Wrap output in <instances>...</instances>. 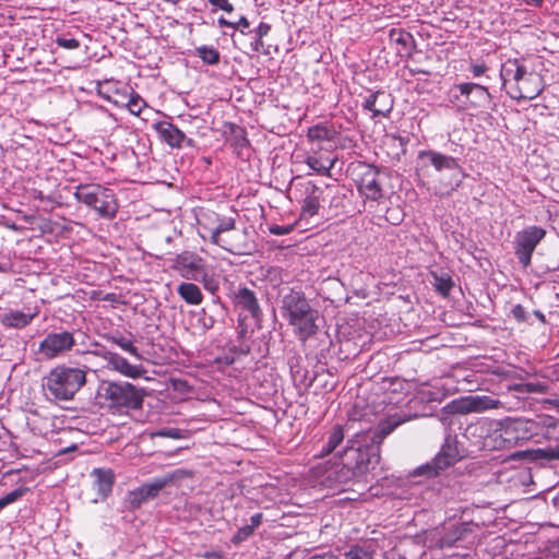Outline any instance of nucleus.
I'll use <instances>...</instances> for the list:
<instances>
[{
  "mask_svg": "<svg viewBox=\"0 0 559 559\" xmlns=\"http://www.w3.org/2000/svg\"><path fill=\"white\" fill-rule=\"evenodd\" d=\"M310 477L314 485L344 490V486L356 478V472L348 463H344L340 456L319 463L310 471Z\"/></svg>",
  "mask_w": 559,
  "mask_h": 559,
  "instance_id": "423d86ee",
  "label": "nucleus"
},
{
  "mask_svg": "<svg viewBox=\"0 0 559 559\" xmlns=\"http://www.w3.org/2000/svg\"><path fill=\"white\" fill-rule=\"evenodd\" d=\"M171 476L154 478L131 491H129L126 503L129 509H139L143 503L156 498L159 492L171 481Z\"/></svg>",
  "mask_w": 559,
  "mask_h": 559,
  "instance_id": "ddd939ff",
  "label": "nucleus"
},
{
  "mask_svg": "<svg viewBox=\"0 0 559 559\" xmlns=\"http://www.w3.org/2000/svg\"><path fill=\"white\" fill-rule=\"evenodd\" d=\"M511 312L514 319L519 322H524L527 320L525 308L522 305H515Z\"/></svg>",
  "mask_w": 559,
  "mask_h": 559,
  "instance_id": "c03bdc74",
  "label": "nucleus"
},
{
  "mask_svg": "<svg viewBox=\"0 0 559 559\" xmlns=\"http://www.w3.org/2000/svg\"><path fill=\"white\" fill-rule=\"evenodd\" d=\"M195 55L206 64L215 66L219 62L221 53L213 46H199L195 48Z\"/></svg>",
  "mask_w": 559,
  "mask_h": 559,
  "instance_id": "72a5a7b5",
  "label": "nucleus"
},
{
  "mask_svg": "<svg viewBox=\"0 0 559 559\" xmlns=\"http://www.w3.org/2000/svg\"><path fill=\"white\" fill-rule=\"evenodd\" d=\"M344 456L350 457L356 461L355 466L352 468L356 472V477L365 474L369 469V465L376 464L379 461L378 447H371L361 449L360 447L354 449L353 447H347L344 450Z\"/></svg>",
  "mask_w": 559,
  "mask_h": 559,
  "instance_id": "dca6fc26",
  "label": "nucleus"
},
{
  "mask_svg": "<svg viewBox=\"0 0 559 559\" xmlns=\"http://www.w3.org/2000/svg\"><path fill=\"white\" fill-rule=\"evenodd\" d=\"M271 26L264 22H261L258 27L249 33H253L255 37L263 38L269 34Z\"/></svg>",
  "mask_w": 559,
  "mask_h": 559,
  "instance_id": "49530a36",
  "label": "nucleus"
},
{
  "mask_svg": "<svg viewBox=\"0 0 559 559\" xmlns=\"http://www.w3.org/2000/svg\"><path fill=\"white\" fill-rule=\"evenodd\" d=\"M218 362H224L225 365H231L235 361L234 356L225 355L224 357L217 358Z\"/></svg>",
  "mask_w": 559,
  "mask_h": 559,
  "instance_id": "4d7b16f0",
  "label": "nucleus"
},
{
  "mask_svg": "<svg viewBox=\"0 0 559 559\" xmlns=\"http://www.w3.org/2000/svg\"><path fill=\"white\" fill-rule=\"evenodd\" d=\"M358 185L359 192L371 201H379L383 198L382 174L374 166L365 167Z\"/></svg>",
  "mask_w": 559,
  "mask_h": 559,
  "instance_id": "4468645a",
  "label": "nucleus"
},
{
  "mask_svg": "<svg viewBox=\"0 0 559 559\" xmlns=\"http://www.w3.org/2000/svg\"><path fill=\"white\" fill-rule=\"evenodd\" d=\"M250 23L246 16H241L237 22H234L233 28L239 29L241 34H249L247 29L249 28Z\"/></svg>",
  "mask_w": 559,
  "mask_h": 559,
  "instance_id": "de8ad7c7",
  "label": "nucleus"
},
{
  "mask_svg": "<svg viewBox=\"0 0 559 559\" xmlns=\"http://www.w3.org/2000/svg\"><path fill=\"white\" fill-rule=\"evenodd\" d=\"M210 4L225 11V12H233L234 5L228 0H207Z\"/></svg>",
  "mask_w": 559,
  "mask_h": 559,
  "instance_id": "79ce46f5",
  "label": "nucleus"
},
{
  "mask_svg": "<svg viewBox=\"0 0 559 559\" xmlns=\"http://www.w3.org/2000/svg\"><path fill=\"white\" fill-rule=\"evenodd\" d=\"M173 269L188 281H197L214 294L218 289V281L209 273L205 261L200 255L185 251L174 259Z\"/></svg>",
  "mask_w": 559,
  "mask_h": 559,
  "instance_id": "0eeeda50",
  "label": "nucleus"
},
{
  "mask_svg": "<svg viewBox=\"0 0 559 559\" xmlns=\"http://www.w3.org/2000/svg\"><path fill=\"white\" fill-rule=\"evenodd\" d=\"M432 276H433V286H435L436 290L444 297L448 296L450 290L454 286L452 278L447 274L438 275V274L433 273Z\"/></svg>",
  "mask_w": 559,
  "mask_h": 559,
  "instance_id": "f704fd0d",
  "label": "nucleus"
},
{
  "mask_svg": "<svg viewBox=\"0 0 559 559\" xmlns=\"http://www.w3.org/2000/svg\"><path fill=\"white\" fill-rule=\"evenodd\" d=\"M73 195L78 202L95 211L102 218L112 219L118 212L114 191L98 183H80Z\"/></svg>",
  "mask_w": 559,
  "mask_h": 559,
  "instance_id": "39448f33",
  "label": "nucleus"
},
{
  "mask_svg": "<svg viewBox=\"0 0 559 559\" xmlns=\"http://www.w3.org/2000/svg\"><path fill=\"white\" fill-rule=\"evenodd\" d=\"M28 489L20 487L0 498V510L22 498Z\"/></svg>",
  "mask_w": 559,
  "mask_h": 559,
  "instance_id": "c9c22d12",
  "label": "nucleus"
},
{
  "mask_svg": "<svg viewBox=\"0 0 559 559\" xmlns=\"http://www.w3.org/2000/svg\"><path fill=\"white\" fill-rule=\"evenodd\" d=\"M293 229H294L293 225H283V226L272 225L269 228L270 233L275 236L288 235L293 231Z\"/></svg>",
  "mask_w": 559,
  "mask_h": 559,
  "instance_id": "a19ab883",
  "label": "nucleus"
},
{
  "mask_svg": "<svg viewBox=\"0 0 559 559\" xmlns=\"http://www.w3.org/2000/svg\"><path fill=\"white\" fill-rule=\"evenodd\" d=\"M263 38H259L254 36V41L252 43V47L254 51H259L263 47Z\"/></svg>",
  "mask_w": 559,
  "mask_h": 559,
  "instance_id": "6e6d98bb",
  "label": "nucleus"
},
{
  "mask_svg": "<svg viewBox=\"0 0 559 559\" xmlns=\"http://www.w3.org/2000/svg\"><path fill=\"white\" fill-rule=\"evenodd\" d=\"M420 156L427 157L437 171L450 170L454 171L456 175L461 173V167L456 158L452 156H448L436 151L421 152Z\"/></svg>",
  "mask_w": 559,
  "mask_h": 559,
  "instance_id": "4be33fe9",
  "label": "nucleus"
},
{
  "mask_svg": "<svg viewBox=\"0 0 559 559\" xmlns=\"http://www.w3.org/2000/svg\"><path fill=\"white\" fill-rule=\"evenodd\" d=\"M36 316L37 312L25 313L20 310H9L0 316V322L7 328L23 329L27 326Z\"/></svg>",
  "mask_w": 559,
  "mask_h": 559,
  "instance_id": "b1692460",
  "label": "nucleus"
},
{
  "mask_svg": "<svg viewBox=\"0 0 559 559\" xmlns=\"http://www.w3.org/2000/svg\"><path fill=\"white\" fill-rule=\"evenodd\" d=\"M238 352L241 355H247L250 352V348H249V346H240Z\"/></svg>",
  "mask_w": 559,
  "mask_h": 559,
  "instance_id": "e2e57ef3",
  "label": "nucleus"
},
{
  "mask_svg": "<svg viewBox=\"0 0 559 559\" xmlns=\"http://www.w3.org/2000/svg\"><path fill=\"white\" fill-rule=\"evenodd\" d=\"M457 538H452V537H442L440 540H439V546L440 548H443V547H451L454 542L456 540Z\"/></svg>",
  "mask_w": 559,
  "mask_h": 559,
  "instance_id": "603ef678",
  "label": "nucleus"
},
{
  "mask_svg": "<svg viewBox=\"0 0 559 559\" xmlns=\"http://www.w3.org/2000/svg\"><path fill=\"white\" fill-rule=\"evenodd\" d=\"M461 97H462L461 94H459V95L454 94V95L451 96V102L454 103V104L455 103H460L462 105L463 100L461 99Z\"/></svg>",
  "mask_w": 559,
  "mask_h": 559,
  "instance_id": "680f3d73",
  "label": "nucleus"
},
{
  "mask_svg": "<svg viewBox=\"0 0 559 559\" xmlns=\"http://www.w3.org/2000/svg\"><path fill=\"white\" fill-rule=\"evenodd\" d=\"M283 317L296 328L300 340L305 341L318 331V311L313 309L300 290H290L282 298Z\"/></svg>",
  "mask_w": 559,
  "mask_h": 559,
  "instance_id": "20e7f679",
  "label": "nucleus"
},
{
  "mask_svg": "<svg viewBox=\"0 0 559 559\" xmlns=\"http://www.w3.org/2000/svg\"><path fill=\"white\" fill-rule=\"evenodd\" d=\"M94 477V489L102 498H107L112 490L115 475L111 469L94 468L92 472Z\"/></svg>",
  "mask_w": 559,
  "mask_h": 559,
  "instance_id": "5701e85b",
  "label": "nucleus"
},
{
  "mask_svg": "<svg viewBox=\"0 0 559 559\" xmlns=\"http://www.w3.org/2000/svg\"><path fill=\"white\" fill-rule=\"evenodd\" d=\"M56 44L64 49H78L80 47V41L78 39L61 36L57 37Z\"/></svg>",
  "mask_w": 559,
  "mask_h": 559,
  "instance_id": "ea45409f",
  "label": "nucleus"
},
{
  "mask_svg": "<svg viewBox=\"0 0 559 559\" xmlns=\"http://www.w3.org/2000/svg\"><path fill=\"white\" fill-rule=\"evenodd\" d=\"M76 449H78V444L71 443L69 447H66V448L59 450L58 454L62 455V454L71 452V451H75Z\"/></svg>",
  "mask_w": 559,
  "mask_h": 559,
  "instance_id": "5fc2aeb1",
  "label": "nucleus"
},
{
  "mask_svg": "<svg viewBox=\"0 0 559 559\" xmlns=\"http://www.w3.org/2000/svg\"><path fill=\"white\" fill-rule=\"evenodd\" d=\"M145 396V389L126 381H104L97 390L100 406L112 413L141 409Z\"/></svg>",
  "mask_w": 559,
  "mask_h": 559,
  "instance_id": "f03ea898",
  "label": "nucleus"
},
{
  "mask_svg": "<svg viewBox=\"0 0 559 559\" xmlns=\"http://www.w3.org/2000/svg\"><path fill=\"white\" fill-rule=\"evenodd\" d=\"M74 334L70 331L47 333L38 345V354L45 359H55L72 350L75 346Z\"/></svg>",
  "mask_w": 559,
  "mask_h": 559,
  "instance_id": "9d476101",
  "label": "nucleus"
},
{
  "mask_svg": "<svg viewBox=\"0 0 559 559\" xmlns=\"http://www.w3.org/2000/svg\"><path fill=\"white\" fill-rule=\"evenodd\" d=\"M344 440V431L342 426L336 425L332 428L329 433L325 444L322 447L319 456H325L331 454L337 445Z\"/></svg>",
  "mask_w": 559,
  "mask_h": 559,
  "instance_id": "c85d7f7f",
  "label": "nucleus"
},
{
  "mask_svg": "<svg viewBox=\"0 0 559 559\" xmlns=\"http://www.w3.org/2000/svg\"><path fill=\"white\" fill-rule=\"evenodd\" d=\"M155 435L159 436V437L171 438V439H179L181 437L179 429H176V428L162 429V430L157 431Z\"/></svg>",
  "mask_w": 559,
  "mask_h": 559,
  "instance_id": "a18cd8bd",
  "label": "nucleus"
},
{
  "mask_svg": "<svg viewBox=\"0 0 559 559\" xmlns=\"http://www.w3.org/2000/svg\"><path fill=\"white\" fill-rule=\"evenodd\" d=\"M462 457L459 450L455 436L447 435L439 453L435 456L431 464H427L424 468L429 476L438 475L440 471L453 465Z\"/></svg>",
  "mask_w": 559,
  "mask_h": 559,
  "instance_id": "f8f14e48",
  "label": "nucleus"
},
{
  "mask_svg": "<svg viewBox=\"0 0 559 559\" xmlns=\"http://www.w3.org/2000/svg\"><path fill=\"white\" fill-rule=\"evenodd\" d=\"M308 559H341L337 555L332 551H325L321 554H314L310 556Z\"/></svg>",
  "mask_w": 559,
  "mask_h": 559,
  "instance_id": "3c124183",
  "label": "nucleus"
},
{
  "mask_svg": "<svg viewBox=\"0 0 559 559\" xmlns=\"http://www.w3.org/2000/svg\"><path fill=\"white\" fill-rule=\"evenodd\" d=\"M177 294L188 305L199 306L203 301V295L200 287L190 282L179 284L177 287Z\"/></svg>",
  "mask_w": 559,
  "mask_h": 559,
  "instance_id": "bb28decb",
  "label": "nucleus"
},
{
  "mask_svg": "<svg viewBox=\"0 0 559 559\" xmlns=\"http://www.w3.org/2000/svg\"><path fill=\"white\" fill-rule=\"evenodd\" d=\"M548 403L554 405L559 411V396L549 399Z\"/></svg>",
  "mask_w": 559,
  "mask_h": 559,
  "instance_id": "052dcab7",
  "label": "nucleus"
},
{
  "mask_svg": "<svg viewBox=\"0 0 559 559\" xmlns=\"http://www.w3.org/2000/svg\"><path fill=\"white\" fill-rule=\"evenodd\" d=\"M500 402L495 395H468L461 400V411L464 413H481L498 409Z\"/></svg>",
  "mask_w": 559,
  "mask_h": 559,
  "instance_id": "aec40b11",
  "label": "nucleus"
},
{
  "mask_svg": "<svg viewBox=\"0 0 559 559\" xmlns=\"http://www.w3.org/2000/svg\"><path fill=\"white\" fill-rule=\"evenodd\" d=\"M155 129L163 141H165L168 145L171 147H181L183 143H186L188 146H193V140L187 139L185 133L177 128L175 124L167 122V121H160L155 124Z\"/></svg>",
  "mask_w": 559,
  "mask_h": 559,
  "instance_id": "a211bd4d",
  "label": "nucleus"
},
{
  "mask_svg": "<svg viewBox=\"0 0 559 559\" xmlns=\"http://www.w3.org/2000/svg\"><path fill=\"white\" fill-rule=\"evenodd\" d=\"M320 203L317 197H308L304 201L302 212L309 216H313L318 213Z\"/></svg>",
  "mask_w": 559,
  "mask_h": 559,
  "instance_id": "e433bc0d",
  "label": "nucleus"
},
{
  "mask_svg": "<svg viewBox=\"0 0 559 559\" xmlns=\"http://www.w3.org/2000/svg\"><path fill=\"white\" fill-rule=\"evenodd\" d=\"M306 164L317 174L328 176L334 166V160L322 159V157L312 155L306 158Z\"/></svg>",
  "mask_w": 559,
  "mask_h": 559,
  "instance_id": "473e14b6",
  "label": "nucleus"
},
{
  "mask_svg": "<svg viewBox=\"0 0 559 559\" xmlns=\"http://www.w3.org/2000/svg\"><path fill=\"white\" fill-rule=\"evenodd\" d=\"M543 90L544 83L542 75L535 71H530L520 84L515 85L509 94L511 98L516 100H531L539 96Z\"/></svg>",
  "mask_w": 559,
  "mask_h": 559,
  "instance_id": "2eb2a0df",
  "label": "nucleus"
},
{
  "mask_svg": "<svg viewBox=\"0 0 559 559\" xmlns=\"http://www.w3.org/2000/svg\"><path fill=\"white\" fill-rule=\"evenodd\" d=\"M102 357L110 369L124 377L136 379L145 373V369L142 365L130 364L124 357L117 353L106 350L102 354Z\"/></svg>",
  "mask_w": 559,
  "mask_h": 559,
  "instance_id": "f3484780",
  "label": "nucleus"
},
{
  "mask_svg": "<svg viewBox=\"0 0 559 559\" xmlns=\"http://www.w3.org/2000/svg\"><path fill=\"white\" fill-rule=\"evenodd\" d=\"M528 72L526 67L518 59H509L501 67L500 78L503 85L510 82H514L518 85Z\"/></svg>",
  "mask_w": 559,
  "mask_h": 559,
  "instance_id": "412c9836",
  "label": "nucleus"
},
{
  "mask_svg": "<svg viewBox=\"0 0 559 559\" xmlns=\"http://www.w3.org/2000/svg\"><path fill=\"white\" fill-rule=\"evenodd\" d=\"M85 383V369L59 365L52 368L43 379V390L50 400L68 402L74 399Z\"/></svg>",
  "mask_w": 559,
  "mask_h": 559,
  "instance_id": "7ed1b4c3",
  "label": "nucleus"
},
{
  "mask_svg": "<svg viewBox=\"0 0 559 559\" xmlns=\"http://www.w3.org/2000/svg\"><path fill=\"white\" fill-rule=\"evenodd\" d=\"M459 183H460L459 179H456L454 183H450L451 190H454L459 186Z\"/></svg>",
  "mask_w": 559,
  "mask_h": 559,
  "instance_id": "0e129e2a",
  "label": "nucleus"
},
{
  "mask_svg": "<svg viewBox=\"0 0 559 559\" xmlns=\"http://www.w3.org/2000/svg\"><path fill=\"white\" fill-rule=\"evenodd\" d=\"M385 97L383 92H374L370 94L367 98H365L362 107L372 112V117H386L392 110V106L390 105L388 108H377L376 103L379 98Z\"/></svg>",
  "mask_w": 559,
  "mask_h": 559,
  "instance_id": "7c9ffc66",
  "label": "nucleus"
},
{
  "mask_svg": "<svg viewBox=\"0 0 559 559\" xmlns=\"http://www.w3.org/2000/svg\"><path fill=\"white\" fill-rule=\"evenodd\" d=\"M481 449L487 451L510 450L537 436L540 425L535 419L507 417L481 427Z\"/></svg>",
  "mask_w": 559,
  "mask_h": 559,
  "instance_id": "f257e3e1",
  "label": "nucleus"
},
{
  "mask_svg": "<svg viewBox=\"0 0 559 559\" xmlns=\"http://www.w3.org/2000/svg\"><path fill=\"white\" fill-rule=\"evenodd\" d=\"M550 457L559 460V444L551 449Z\"/></svg>",
  "mask_w": 559,
  "mask_h": 559,
  "instance_id": "bf43d9fd",
  "label": "nucleus"
},
{
  "mask_svg": "<svg viewBox=\"0 0 559 559\" xmlns=\"http://www.w3.org/2000/svg\"><path fill=\"white\" fill-rule=\"evenodd\" d=\"M263 514L255 513L250 518V524L240 527L237 533L233 536L231 542L234 544H240L248 539L254 532V530L262 523Z\"/></svg>",
  "mask_w": 559,
  "mask_h": 559,
  "instance_id": "cd10ccee",
  "label": "nucleus"
},
{
  "mask_svg": "<svg viewBox=\"0 0 559 559\" xmlns=\"http://www.w3.org/2000/svg\"><path fill=\"white\" fill-rule=\"evenodd\" d=\"M436 395H437V393H435V394L429 393L428 401H436L437 400Z\"/></svg>",
  "mask_w": 559,
  "mask_h": 559,
  "instance_id": "69168bd1",
  "label": "nucleus"
},
{
  "mask_svg": "<svg viewBox=\"0 0 559 559\" xmlns=\"http://www.w3.org/2000/svg\"><path fill=\"white\" fill-rule=\"evenodd\" d=\"M145 103L144 100L139 96H132L128 102V109L132 115L139 116L144 108Z\"/></svg>",
  "mask_w": 559,
  "mask_h": 559,
  "instance_id": "58836bf2",
  "label": "nucleus"
},
{
  "mask_svg": "<svg viewBox=\"0 0 559 559\" xmlns=\"http://www.w3.org/2000/svg\"><path fill=\"white\" fill-rule=\"evenodd\" d=\"M308 138L314 140H325L329 138V130L322 126H313L308 129Z\"/></svg>",
  "mask_w": 559,
  "mask_h": 559,
  "instance_id": "4c0bfd02",
  "label": "nucleus"
},
{
  "mask_svg": "<svg viewBox=\"0 0 559 559\" xmlns=\"http://www.w3.org/2000/svg\"><path fill=\"white\" fill-rule=\"evenodd\" d=\"M107 340L112 344L119 346L122 350L127 352L138 360L142 359V355L140 354L138 347L133 345V342L120 334L109 335Z\"/></svg>",
  "mask_w": 559,
  "mask_h": 559,
  "instance_id": "2f4dec72",
  "label": "nucleus"
},
{
  "mask_svg": "<svg viewBox=\"0 0 559 559\" xmlns=\"http://www.w3.org/2000/svg\"><path fill=\"white\" fill-rule=\"evenodd\" d=\"M234 304L237 308L248 312L252 318H259L261 308L253 290L247 287H238L234 292Z\"/></svg>",
  "mask_w": 559,
  "mask_h": 559,
  "instance_id": "6ab92c4d",
  "label": "nucleus"
},
{
  "mask_svg": "<svg viewBox=\"0 0 559 559\" xmlns=\"http://www.w3.org/2000/svg\"><path fill=\"white\" fill-rule=\"evenodd\" d=\"M374 548L371 544H355L344 554L345 559H373Z\"/></svg>",
  "mask_w": 559,
  "mask_h": 559,
  "instance_id": "c756f323",
  "label": "nucleus"
},
{
  "mask_svg": "<svg viewBox=\"0 0 559 559\" xmlns=\"http://www.w3.org/2000/svg\"><path fill=\"white\" fill-rule=\"evenodd\" d=\"M216 223H217V225L214 228L210 229V233H211L210 240L212 243L217 245V246L222 247L223 249L228 250L227 247L223 243L221 235L225 231L235 229L236 219L234 217L216 215Z\"/></svg>",
  "mask_w": 559,
  "mask_h": 559,
  "instance_id": "393cba45",
  "label": "nucleus"
},
{
  "mask_svg": "<svg viewBox=\"0 0 559 559\" xmlns=\"http://www.w3.org/2000/svg\"><path fill=\"white\" fill-rule=\"evenodd\" d=\"M217 23L221 27H231L234 26V22H230L228 20H226L225 17L221 16L218 20H217Z\"/></svg>",
  "mask_w": 559,
  "mask_h": 559,
  "instance_id": "864d4df0",
  "label": "nucleus"
},
{
  "mask_svg": "<svg viewBox=\"0 0 559 559\" xmlns=\"http://www.w3.org/2000/svg\"><path fill=\"white\" fill-rule=\"evenodd\" d=\"M403 420L396 417H389L379 423L378 427L368 433L372 444L379 445L382 440L389 436Z\"/></svg>",
  "mask_w": 559,
  "mask_h": 559,
  "instance_id": "a878e982",
  "label": "nucleus"
},
{
  "mask_svg": "<svg viewBox=\"0 0 559 559\" xmlns=\"http://www.w3.org/2000/svg\"><path fill=\"white\" fill-rule=\"evenodd\" d=\"M469 71L474 78H478L487 71V66L485 63L472 64Z\"/></svg>",
  "mask_w": 559,
  "mask_h": 559,
  "instance_id": "09e8293b",
  "label": "nucleus"
},
{
  "mask_svg": "<svg viewBox=\"0 0 559 559\" xmlns=\"http://www.w3.org/2000/svg\"><path fill=\"white\" fill-rule=\"evenodd\" d=\"M543 385L538 383H515L509 385L508 389L497 395L500 403L498 409L512 412L520 409L524 405L526 395L543 392Z\"/></svg>",
  "mask_w": 559,
  "mask_h": 559,
  "instance_id": "9b49d317",
  "label": "nucleus"
},
{
  "mask_svg": "<svg viewBox=\"0 0 559 559\" xmlns=\"http://www.w3.org/2000/svg\"><path fill=\"white\" fill-rule=\"evenodd\" d=\"M534 314H535V317H536L540 322H543V323H545V322H546L545 314H544L542 311H539V310H535V311H534Z\"/></svg>",
  "mask_w": 559,
  "mask_h": 559,
  "instance_id": "13d9d810",
  "label": "nucleus"
},
{
  "mask_svg": "<svg viewBox=\"0 0 559 559\" xmlns=\"http://www.w3.org/2000/svg\"><path fill=\"white\" fill-rule=\"evenodd\" d=\"M457 90L464 97L462 107L465 109L495 110L496 104L488 88L477 83H461L454 85L452 91Z\"/></svg>",
  "mask_w": 559,
  "mask_h": 559,
  "instance_id": "1a4fd4ad",
  "label": "nucleus"
},
{
  "mask_svg": "<svg viewBox=\"0 0 559 559\" xmlns=\"http://www.w3.org/2000/svg\"><path fill=\"white\" fill-rule=\"evenodd\" d=\"M545 236L546 230L539 226H528L516 233L514 237V253L524 267L531 264L532 254Z\"/></svg>",
  "mask_w": 559,
  "mask_h": 559,
  "instance_id": "6e6552de",
  "label": "nucleus"
},
{
  "mask_svg": "<svg viewBox=\"0 0 559 559\" xmlns=\"http://www.w3.org/2000/svg\"><path fill=\"white\" fill-rule=\"evenodd\" d=\"M282 270L278 267H271L267 270V278L273 285H278L282 282Z\"/></svg>",
  "mask_w": 559,
  "mask_h": 559,
  "instance_id": "37998d69",
  "label": "nucleus"
},
{
  "mask_svg": "<svg viewBox=\"0 0 559 559\" xmlns=\"http://www.w3.org/2000/svg\"><path fill=\"white\" fill-rule=\"evenodd\" d=\"M395 40L397 44H400L404 47L414 43V38H413L412 34H409V33H401L400 36Z\"/></svg>",
  "mask_w": 559,
  "mask_h": 559,
  "instance_id": "8fccbe9b",
  "label": "nucleus"
}]
</instances>
